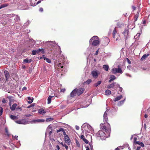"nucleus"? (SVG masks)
Returning a JSON list of instances; mask_svg holds the SVG:
<instances>
[{"label": "nucleus", "instance_id": "nucleus-1", "mask_svg": "<svg viewBox=\"0 0 150 150\" xmlns=\"http://www.w3.org/2000/svg\"><path fill=\"white\" fill-rule=\"evenodd\" d=\"M89 42L90 44H91L92 45L96 46L99 44V38L98 36H94L91 39Z\"/></svg>", "mask_w": 150, "mask_h": 150}, {"label": "nucleus", "instance_id": "nucleus-2", "mask_svg": "<svg viewBox=\"0 0 150 150\" xmlns=\"http://www.w3.org/2000/svg\"><path fill=\"white\" fill-rule=\"evenodd\" d=\"M91 127L87 123H84L82 126L81 130L83 133L87 134L91 129Z\"/></svg>", "mask_w": 150, "mask_h": 150}, {"label": "nucleus", "instance_id": "nucleus-3", "mask_svg": "<svg viewBox=\"0 0 150 150\" xmlns=\"http://www.w3.org/2000/svg\"><path fill=\"white\" fill-rule=\"evenodd\" d=\"M107 127L105 126L103 124H101L100 125V128L106 132H109L111 129L110 125V124L108 122H107Z\"/></svg>", "mask_w": 150, "mask_h": 150}, {"label": "nucleus", "instance_id": "nucleus-4", "mask_svg": "<svg viewBox=\"0 0 150 150\" xmlns=\"http://www.w3.org/2000/svg\"><path fill=\"white\" fill-rule=\"evenodd\" d=\"M15 122L18 124L25 125L28 123V121L25 119H22L19 120L15 121Z\"/></svg>", "mask_w": 150, "mask_h": 150}, {"label": "nucleus", "instance_id": "nucleus-5", "mask_svg": "<svg viewBox=\"0 0 150 150\" xmlns=\"http://www.w3.org/2000/svg\"><path fill=\"white\" fill-rule=\"evenodd\" d=\"M63 63H60L58 64L57 66H55V68L56 71H57V72L59 73V72L62 71V69L63 67Z\"/></svg>", "mask_w": 150, "mask_h": 150}, {"label": "nucleus", "instance_id": "nucleus-6", "mask_svg": "<svg viewBox=\"0 0 150 150\" xmlns=\"http://www.w3.org/2000/svg\"><path fill=\"white\" fill-rule=\"evenodd\" d=\"M111 71L112 73L113 74H115L117 73H122V72L121 69L120 68H113L112 69Z\"/></svg>", "mask_w": 150, "mask_h": 150}, {"label": "nucleus", "instance_id": "nucleus-7", "mask_svg": "<svg viewBox=\"0 0 150 150\" xmlns=\"http://www.w3.org/2000/svg\"><path fill=\"white\" fill-rule=\"evenodd\" d=\"M99 73L96 71H93L91 72V74L95 78H96L99 74Z\"/></svg>", "mask_w": 150, "mask_h": 150}, {"label": "nucleus", "instance_id": "nucleus-8", "mask_svg": "<svg viewBox=\"0 0 150 150\" xmlns=\"http://www.w3.org/2000/svg\"><path fill=\"white\" fill-rule=\"evenodd\" d=\"M76 89L77 95L78 96H79L83 93L84 89L83 88H80L79 89L76 88Z\"/></svg>", "mask_w": 150, "mask_h": 150}, {"label": "nucleus", "instance_id": "nucleus-9", "mask_svg": "<svg viewBox=\"0 0 150 150\" xmlns=\"http://www.w3.org/2000/svg\"><path fill=\"white\" fill-rule=\"evenodd\" d=\"M64 140L66 143L67 144L69 145H70L71 143V141L68 135L64 136Z\"/></svg>", "mask_w": 150, "mask_h": 150}, {"label": "nucleus", "instance_id": "nucleus-10", "mask_svg": "<svg viewBox=\"0 0 150 150\" xmlns=\"http://www.w3.org/2000/svg\"><path fill=\"white\" fill-rule=\"evenodd\" d=\"M97 135L98 137H104L105 136L104 132L102 130H99L97 133Z\"/></svg>", "mask_w": 150, "mask_h": 150}, {"label": "nucleus", "instance_id": "nucleus-11", "mask_svg": "<svg viewBox=\"0 0 150 150\" xmlns=\"http://www.w3.org/2000/svg\"><path fill=\"white\" fill-rule=\"evenodd\" d=\"M9 105L10 106V108L11 111H14L15 110L17 106V104L16 103H14L12 106H11L10 103H9Z\"/></svg>", "mask_w": 150, "mask_h": 150}, {"label": "nucleus", "instance_id": "nucleus-12", "mask_svg": "<svg viewBox=\"0 0 150 150\" xmlns=\"http://www.w3.org/2000/svg\"><path fill=\"white\" fill-rule=\"evenodd\" d=\"M38 113L43 115L46 113V111L45 109L40 108L38 109Z\"/></svg>", "mask_w": 150, "mask_h": 150}, {"label": "nucleus", "instance_id": "nucleus-13", "mask_svg": "<svg viewBox=\"0 0 150 150\" xmlns=\"http://www.w3.org/2000/svg\"><path fill=\"white\" fill-rule=\"evenodd\" d=\"M128 33H129V31L128 30L126 29L123 32V34L124 35V36L125 38H126V39H127L128 38L129 36L128 35Z\"/></svg>", "mask_w": 150, "mask_h": 150}, {"label": "nucleus", "instance_id": "nucleus-14", "mask_svg": "<svg viewBox=\"0 0 150 150\" xmlns=\"http://www.w3.org/2000/svg\"><path fill=\"white\" fill-rule=\"evenodd\" d=\"M4 73L6 78V81H7L10 77V75L9 74V72L5 70L4 71Z\"/></svg>", "mask_w": 150, "mask_h": 150}, {"label": "nucleus", "instance_id": "nucleus-15", "mask_svg": "<svg viewBox=\"0 0 150 150\" xmlns=\"http://www.w3.org/2000/svg\"><path fill=\"white\" fill-rule=\"evenodd\" d=\"M103 40V44L105 46L108 45L110 41L109 39L107 37H104Z\"/></svg>", "mask_w": 150, "mask_h": 150}, {"label": "nucleus", "instance_id": "nucleus-16", "mask_svg": "<svg viewBox=\"0 0 150 150\" xmlns=\"http://www.w3.org/2000/svg\"><path fill=\"white\" fill-rule=\"evenodd\" d=\"M108 111L107 110L104 112L103 115V118L104 121L107 122L108 120V118L107 117L108 112Z\"/></svg>", "mask_w": 150, "mask_h": 150}, {"label": "nucleus", "instance_id": "nucleus-17", "mask_svg": "<svg viewBox=\"0 0 150 150\" xmlns=\"http://www.w3.org/2000/svg\"><path fill=\"white\" fill-rule=\"evenodd\" d=\"M26 100L28 103L30 104L33 102V97H28L26 98Z\"/></svg>", "mask_w": 150, "mask_h": 150}, {"label": "nucleus", "instance_id": "nucleus-18", "mask_svg": "<svg viewBox=\"0 0 150 150\" xmlns=\"http://www.w3.org/2000/svg\"><path fill=\"white\" fill-rule=\"evenodd\" d=\"M77 94L76 89H74L71 93L70 96L71 97H74Z\"/></svg>", "mask_w": 150, "mask_h": 150}, {"label": "nucleus", "instance_id": "nucleus-19", "mask_svg": "<svg viewBox=\"0 0 150 150\" xmlns=\"http://www.w3.org/2000/svg\"><path fill=\"white\" fill-rule=\"evenodd\" d=\"M12 16L13 18L14 17V20L16 22L18 21L19 20V16L14 14H12Z\"/></svg>", "mask_w": 150, "mask_h": 150}, {"label": "nucleus", "instance_id": "nucleus-20", "mask_svg": "<svg viewBox=\"0 0 150 150\" xmlns=\"http://www.w3.org/2000/svg\"><path fill=\"white\" fill-rule=\"evenodd\" d=\"M46 42L47 43H48V44H49L50 46H54L55 45V42L48 41V42Z\"/></svg>", "mask_w": 150, "mask_h": 150}, {"label": "nucleus", "instance_id": "nucleus-21", "mask_svg": "<svg viewBox=\"0 0 150 150\" xmlns=\"http://www.w3.org/2000/svg\"><path fill=\"white\" fill-rule=\"evenodd\" d=\"M80 138L82 139L85 142L86 144H88V141L84 137V136L83 135H81Z\"/></svg>", "mask_w": 150, "mask_h": 150}, {"label": "nucleus", "instance_id": "nucleus-22", "mask_svg": "<svg viewBox=\"0 0 150 150\" xmlns=\"http://www.w3.org/2000/svg\"><path fill=\"white\" fill-rule=\"evenodd\" d=\"M116 79L115 76L113 75H112L110 76V79L109 81V82L110 83L111 81Z\"/></svg>", "mask_w": 150, "mask_h": 150}, {"label": "nucleus", "instance_id": "nucleus-23", "mask_svg": "<svg viewBox=\"0 0 150 150\" xmlns=\"http://www.w3.org/2000/svg\"><path fill=\"white\" fill-rule=\"evenodd\" d=\"M116 85V82H114L112 83L111 84H110L108 86L107 88H113Z\"/></svg>", "mask_w": 150, "mask_h": 150}, {"label": "nucleus", "instance_id": "nucleus-24", "mask_svg": "<svg viewBox=\"0 0 150 150\" xmlns=\"http://www.w3.org/2000/svg\"><path fill=\"white\" fill-rule=\"evenodd\" d=\"M31 59H25L23 60V63H30L31 62Z\"/></svg>", "mask_w": 150, "mask_h": 150}, {"label": "nucleus", "instance_id": "nucleus-25", "mask_svg": "<svg viewBox=\"0 0 150 150\" xmlns=\"http://www.w3.org/2000/svg\"><path fill=\"white\" fill-rule=\"evenodd\" d=\"M149 54H144L142 57L141 58V59L142 60H143L144 59H145L149 55Z\"/></svg>", "mask_w": 150, "mask_h": 150}, {"label": "nucleus", "instance_id": "nucleus-26", "mask_svg": "<svg viewBox=\"0 0 150 150\" xmlns=\"http://www.w3.org/2000/svg\"><path fill=\"white\" fill-rule=\"evenodd\" d=\"M10 117L11 119L13 120L17 119L18 118V117L12 115H10Z\"/></svg>", "mask_w": 150, "mask_h": 150}, {"label": "nucleus", "instance_id": "nucleus-27", "mask_svg": "<svg viewBox=\"0 0 150 150\" xmlns=\"http://www.w3.org/2000/svg\"><path fill=\"white\" fill-rule=\"evenodd\" d=\"M54 96H49L48 98H47V103L48 104H49L50 103H51V100L52 98Z\"/></svg>", "mask_w": 150, "mask_h": 150}, {"label": "nucleus", "instance_id": "nucleus-28", "mask_svg": "<svg viewBox=\"0 0 150 150\" xmlns=\"http://www.w3.org/2000/svg\"><path fill=\"white\" fill-rule=\"evenodd\" d=\"M103 67L104 69L106 71H107L109 69V67L107 65H104Z\"/></svg>", "mask_w": 150, "mask_h": 150}, {"label": "nucleus", "instance_id": "nucleus-29", "mask_svg": "<svg viewBox=\"0 0 150 150\" xmlns=\"http://www.w3.org/2000/svg\"><path fill=\"white\" fill-rule=\"evenodd\" d=\"M122 97V95H120V96L116 97L114 100L115 101H117L120 100Z\"/></svg>", "mask_w": 150, "mask_h": 150}, {"label": "nucleus", "instance_id": "nucleus-30", "mask_svg": "<svg viewBox=\"0 0 150 150\" xmlns=\"http://www.w3.org/2000/svg\"><path fill=\"white\" fill-rule=\"evenodd\" d=\"M39 52H41L43 54H44L45 53V49L43 48L38 49V53Z\"/></svg>", "mask_w": 150, "mask_h": 150}, {"label": "nucleus", "instance_id": "nucleus-31", "mask_svg": "<svg viewBox=\"0 0 150 150\" xmlns=\"http://www.w3.org/2000/svg\"><path fill=\"white\" fill-rule=\"evenodd\" d=\"M8 4H5L1 5L0 6V9L5 7H7L8 6Z\"/></svg>", "mask_w": 150, "mask_h": 150}, {"label": "nucleus", "instance_id": "nucleus-32", "mask_svg": "<svg viewBox=\"0 0 150 150\" xmlns=\"http://www.w3.org/2000/svg\"><path fill=\"white\" fill-rule=\"evenodd\" d=\"M31 44V45H30L29 47H31L33 45H34L35 43V41L33 40H30V41L29 42Z\"/></svg>", "mask_w": 150, "mask_h": 150}, {"label": "nucleus", "instance_id": "nucleus-33", "mask_svg": "<svg viewBox=\"0 0 150 150\" xmlns=\"http://www.w3.org/2000/svg\"><path fill=\"white\" fill-rule=\"evenodd\" d=\"M38 4V2H34V1H30V4L31 6H35L36 5Z\"/></svg>", "mask_w": 150, "mask_h": 150}, {"label": "nucleus", "instance_id": "nucleus-34", "mask_svg": "<svg viewBox=\"0 0 150 150\" xmlns=\"http://www.w3.org/2000/svg\"><path fill=\"white\" fill-rule=\"evenodd\" d=\"M105 95H108L111 93V92L109 90H107L105 91Z\"/></svg>", "mask_w": 150, "mask_h": 150}, {"label": "nucleus", "instance_id": "nucleus-35", "mask_svg": "<svg viewBox=\"0 0 150 150\" xmlns=\"http://www.w3.org/2000/svg\"><path fill=\"white\" fill-rule=\"evenodd\" d=\"M102 81H98L97 83H95L94 84V86L96 87H97L98 86L100 85Z\"/></svg>", "mask_w": 150, "mask_h": 150}, {"label": "nucleus", "instance_id": "nucleus-36", "mask_svg": "<svg viewBox=\"0 0 150 150\" xmlns=\"http://www.w3.org/2000/svg\"><path fill=\"white\" fill-rule=\"evenodd\" d=\"M44 60H45L46 62H48L49 63H50L51 62V60H50V59H49L48 58H46L45 57V58H44Z\"/></svg>", "mask_w": 150, "mask_h": 150}, {"label": "nucleus", "instance_id": "nucleus-37", "mask_svg": "<svg viewBox=\"0 0 150 150\" xmlns=\"http://www.w3.org/2000/svg\"><path fill=\"white\" fill-rule=\"evenodd\" d=\"M125 99L124 100H121L117 104V105L118 106H120L123 103H124L125 101Z\"/></svg>", "mask_w": 150, "mask_h": 150}, {"label": "nucleus", "instance_id": "nucleus-38", "mask_svg": "<svg viewBox=\"0 0 150 150\" xmlns=\"http://www.w3.org/2000/svg\"><path fill=\"white\" fill-rule=\"evenodd\" d=\"M117 33L116 30L115 28L114 29V30H113L112 35L113 37L114 38H115V35Z\"/></svg>", "mask_w": 150, "mask_h": 150}, {"label": "nucleus", "instance_id": "nucleus-39", "mask_svg": "<svg viewBox=\"0 0 150 150\" xmlns=\"http://www.w3.org/2000/svg\"><path fill=\"white\" fill-rule=\"evenodd\" d=\"M5 132L6 133L7 135L8 136H9V135H10V134L9 133V132H8V128L7 127H6L5 128Z\"/></svg>", "mask_w": 150, "mask_h": 150}, {"label": "nucleus", "instance_id": "nucleus-40", "mask_svg": "<svg viewBox=\"0 0 150 150\" xmlns=\"http://www.w3.org/2000/svg\"><path fill=\"white\" fill-rule=\"evenodd\" d=\"M140 36V34H137V35L136 36H134V39H136V40H138L139 38V36Z\"/></svg>", "mask_w": 150, "mask_h": 150}, {"label": "nucleus", "instance_id": "nucleus-41", "mask_svg": "<svg viewBox=\"0 0 150 150\" xmlns=\"http://www.w3.org/2000/svg\"><path fill=\"white\" fill-rule=\"evenodd\" d=\"M64 129L63 128H60L59 129L57 130V133H58L60 132H63V131L64 130Z\"/></svg>", "mask_w": 150, "mask_h": 150}, {"label": "nucleus", "instance_id": "nucleus-42", "mask_svg": "<svg viewBox=\"0 0 150 150\" xmlns=\"http://www.w3.org/2000/svg\"><path fill=\"white\" fill-rule=\"evenodd\" d=\"M38 122V120H34L30 121V123H35Z\"/></svg>", "mask_w": 150, "mask_h": 150}, {"label": "nucleus", "instance_id": "nucleus-43", "mask_svg": "<svg viewBox=\"0 0 150 150\" xmlns=\"http://www.w3.org/2000/svg\"><path fill=\"white\" fill-rule=\"evenodd\" d=\"M38 52V50H33L32 51V54L33 55L36 54Z\"/></svg>", "mask_w": 150, "mask_h": 150}, {"label": "nucleus", "instance_id": "nucleus-44", "mask_svg": "<svg viewBox=\"0 0 150 150\" xmlns=\"http://www.w3.org/2000/svg\"><path fill=\"white\" fill-rule=\"evenodd\" d=\"M136 143L139 144L142 146H144V144L142 142H136Z\"/></svg>", "mask_w": 150, "mask_h": 150}, {"label": "nucleus", "instance_id": "nucleus-45", "mask_svg": "<svg viewBox=\"0 0 150 150\" xmlns=\"http://www.w3.org/2000/svg\"><path fill=\"white\" fill-rule=\"evenodd\" d=\"M30 23V21H28L24 24V25L25 26H27Z\"/></svg>", "mask_w": 150, "mask_h": 150}, {"label": "nucleus", "instance_id": "nucleus-46", "mask_svg": "<svg viewBox=\"0 0 150 150\" xmlns=\"http://www.w3.org/2000/svg\"><path fill=\"white\" fill-rule=\"evenodd\" d=\"M76 146L78 147H79L80 146V144L79 141L77 140H76Z\"/></svg>", "mask_w": 150, "mask_h": 150}, {"label": "nucleus", "instance_id": "nucleus-47", "mask_svg": "<svg viewBox=\"0 0 150 150\" xmlns=\"http://www.w3.org/2000/svg\"><path fill=\"white\" fill-rule=\"evenodd\" d=\"M45 120L43 119H38V122H45Z\"/></svg>", "mask_w": 150, "mask_h": 150}, {"label": "nucleus", "instance_id": "nucleus-48", "mask_svg": "<svg viewBox=\"0 0 150 150\" xmlns=\"http://www.w3.org/2000/svg\"><path fill=\"white\" fill-rule=\"evenodd\" d=\"M89 145L91 150H93L92 144L91 143L89 144Z\"/></svg>", "mask_w": 150, "mask_h": 150}, {"label": "nucleus", "instance_id": "nucleus-49", "mask_svg": "<svg viewBox=\"0 0 150 150\" xmlns=\"http://www.w3.org/2000/svg\"><path fill=\"white\" fill-rule=\"evenodd\" d=\"M53 120V118H48L46 119V121L49 122L52 120Z\"/></svg>", "mask_w": 150, "mask_h": 150}, {"label": "nucleus", "instance_id": "nucleus-50", "mask_svg": "<svg viewBox=\"0 0 150 150\" xmlns=\"http://www.w3.org/2000/svg\"><path fill=\"white\" fill-rule=\"evenodd\" d=\"M92 80L91 79L88 80L86 82V84H89L91 82Z\"/></svg>", "mask_w": 150, "mask_h": 150}, {"label": "nucleus", "instance_id": "nucleus-51", "mask_svg": "<svg viewBox=\"0 0 150 150\" xmlns=\"http://www.w3.org/2000/svg\"><path fill=\"white\" fill-rule=\"evenodd\" d=\"M116 85L117 86V87H119V91L120 92H121L122 91V87H120V85H119V84H117Z\"/></svg>", "mask_w": 150, "mask_h": 150}, {"label": "nucleus", "instance_id": "nucleus-52", "mask_svg": "<svg viewBox=\"0 0 150 150\" xmlns=\"http://www.w3.org/2000/svg\"><path fill=\"white\" fill-rule=\"evenodd\" d=\"M120 36L119 35H118L117 36V38L116 39V40L117 41L118 40H119L120 39Z\"/></svg>", "mask_w": 150, "mask_h": 150}, {"label": "nucleus", "instance_id": "nucleus-53", "mask_svg": "<svg viewBox=\"0 0 150 150\" xmlns=\"http://www.w3.org/2000/svg\"><path fill=\"white\" fill-rule=\"evenodd\" d=\"M3 89L4 91L6 92H8V93H10L9 91H9V89L8 88L5 89L4 87L3 88Z\"/></svg>", "mask_w": 150, "mask_h": 150}, {"label": "nucleus", "instance_id": "nucleus-54", "mask_svg": "<svg viewBox=\"0 0 150 150\" xmlns=\"http://www.w3.org/2000/svg\"><path fill=\"white\" fill-rule=\"evenodd\" d=\"M143 147H137V150H143Z\"/></svg>", "mask_w": 150, "mask_h": 150}, {"label": "nucleus", "instance_id": "nucleus-55", "mask_svg": "<svg viewBox=\"0 0 150 150\" xmlns=\"http://www.w3.org/2000/svg\"><path fill=\"white\" fill-rule=\"evenodd\" d=\"M45 55H43L42 57H38V59H44V58L45 57Z\"/></svg>", "mask_w": 150, "mask_h": 150}, {"label": "nucleus", "instance_id": "nucleus-56", "mask_svg": "<svg viewBox=\"0 0 150 150\" xmlns=\"http://www.w3.org/2000/svg\"><path fill=\"white\" fill-rule=\"evenodd\" d=\"M126 59H127V62L128 63V64H130L131 63V61H130V60H129V59L127 58H126Z\"/></svg>", "mask_w": 150, "mask_h": 150}, {"label": "nucleus", "instance_id": "nucleus-57", "mask_svg": "<svg viewBox=\"0 0 150 150\" xmlns=\"http://www.w3.org/2000/svg\"><path fill=\"white\" fill-rule=\"evenodd\" d=\"M63 146H64L65 147V149L67 150L68 149V146L65 144H64Z\"/></svg>", "mask_w": 150, "mask_h": 150}, {"label": "nucleus", "instance_id": "nucleus-58", "mask_svg": "<svg viewBox=\"0 0 150 150\" xmlns=\"http://www.w3.org/2000/svg\"><path fill=\"white\" fill-rule=\"evenodd\" d=\"M91 49L92 47H89L87 48V50L88 51H91Z\"/></svg>", "mask_w": 150, "mask_h": 150}, {"label": "nucleus", "instance_id": "nucleus-59", "mask_svg": "<svg viewBox=\"0 0 150 150\" xmlns=\"http://www.w3.org/2000/svg\"><path fill=\"white\" fill-rule=\"evenodd\" d=\"M6 102V100L4 98L3 99L2 101V102L3 103H5Z\"/></svg>", "mask_w": 150, "mask_h": 150}, {"label": "nucleus", "instance_id": "nucleus-60", "mask_svg": "<svg viewBox=\"0 0 150 150\" xmlns=\"http://www.w3.org/2000/svg\"><path fill=\"white\" fill-rule=\"evenodd\" d=\"M3 108L1 107H0V112H1V113H3Z\"/></svg>", "mask_w": 150, "mask_h": 150}, {"label": "nucleus", "instance_id": "nucleus-61", "mask_svg": "<svg viewBox=\"0 0 150 150\" xmlns=\"http://www.w3.org/2000/svg\"><path fill=\"white\" fill-rule=\"evenodd\" d=\"M63 135L64 136H67V135H66V133L65 132V131L64 129L63 131Z\"/></svg>", "mask_w": 150, "mask_h": 150}, {"label": "nucleus", "instance_id": "nucleus-62", "mask_svg": "<svg viewBox=\"0 0 150 150\" xmlns=\"http://www.w3.org/2000/svg\"><path fill=\"white\" fill-rule=\"evenodd\" d=\"M75 127H76V130H79V127L78 126H77V125H76V126H75Z\"/></svg>", "mask_w": 150, "mask_h": 150}, {"label": "nucleus", "instance_id": "nucleus-63", "mask_svg": "<svg viewBox=\"0 0 150 150\" xmlns=\"http://www.w3.org/2000/svg\"><path fill=\"white\" fill-rule=\"evenodd\" d=\"M43 8H40L39 11L40 12H42L43 11Z\"/></svg>", "mask_w": 150, "mask_h": 150}, {"label": "nucleus", "instance_id": "nucleus-64", "mask_svg": "<svg viewBox=\"0 0 150 150\" xmlns=\"http://www.w3.org/2000/svg\"><path fill=\"white\" fill-rule=\"evenodd\" d=\"M56 148L58 150H59L60 149L59 146V145H57L56 146Z\"/></svg>", "mask_w": 150, "mask_h": 150}]
</instances>
